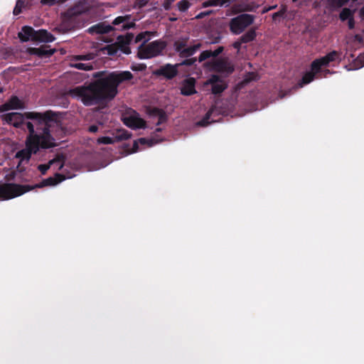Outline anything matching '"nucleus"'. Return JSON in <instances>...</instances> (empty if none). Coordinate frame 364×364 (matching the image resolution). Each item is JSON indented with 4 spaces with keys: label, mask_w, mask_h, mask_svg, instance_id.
Segmentation results:
<instances>
[{
    "label": "nucleus",
    "mask_w": 364,
    "mask_h": 364,
    "mask_svg": "<svg viewBox=\"0 0 364 364\" xmlns=\"http://www.w3.org/2000/svg\"><path fill=\"white\" fill-rule=\"evenodd\" d=\"M257 36L255 28H250L245 33L240 37V41L243 43H247L253 41Z\"/></svg>",
    "instance_id": "obj_29"
},
{
    "label": "nucleus",
    "mask_w": 364,
    "mask_h": 364,
    "mask_svg": "<svg viewBox=\"0 0 364 364\" xmlns=\"http://www.w3.org/2000/svg\"><path fill=\"white\" fill-rule=\"evenodd\" d=\"M208 84L211 85V90L214 95L222 93L228 87L225 82L217 75H212L208 80Z\"/></svg>",
    "instance_id": "obj_12"
},
{
    "label": "nucleus",
    "mask_w": 364,
    "mask_h": 364,
    "mask_svg": "<svg viewBox=\"0 0 364 364\" xmlns=\"http://www.w3.org/2000/svg\"><path fill=\"white\" fill-rule=\"evenodd\" d=\"M176 0H164V3H163V6L165 10L166 11H168L171 9V5Z\"/></svg>",
    "instance_id": "obj_45"
},
{
    "label": "nucleus",
    "mask_w": 364,
    "mask_h": 364,
    "mask_svg": "<svg viewBox=\"0 0 364 364\" xmlns=\"http://www.w3.org/2000/svg\"><path fill=\"white\" fill-rule=\"evenodd\" d=\"M114 30L112 26L107 24L106 22H100L90 27L87 31L90 34H105Z\"/></svg>",
    "instance_id": "obj_16"
},
{
    "label": "nucleus",
    "mask_w": 364,
    "mask_h": 364,
    "mask_svg": "<svg viewBox=\"0 0 364 364\" xmlns=\"http://www.w3.org/2000/svg\"><path fill=\"white\" fill-rule=\"evenodd\" d=\"M224 50V48L223 46H219L217 49L212 51V54L213 58H215L218 56Z\"/></svg>",
    "instance_id": "obj_48"
},
{
    "label": "nucleus",
    "mask_w": 364,
    "mask_h": 364,
    "mask_svg": "<svg viewBox=\"0 0 364 364\" xmlns=\"http://www.w3.org/2000/svg\"><path fill=\"white\" fill-rule=\"evenodd\" d=\"M353 13H354V11L350 10V9L344 8L341 11V13L339 14V18H340L341 21H345L348 20L350 18L353 17Z\"/></svg>",
    "instance_id": "obj_32"
},
{
    "label": "nucleus",
    "mask_w": 364,
    "mask_h": 364,
    "mask_svg": "<svg viewBox=\"0 0 364 364\" xmlns=\"http://www.w3.org/2000/svg\"><path fill=\"white\" fill-rule=\"evenodd\" d=\"M233 0H208L202 3L203 8H207L210 6H229Z\"/></svg>",
    "instance_id": "obj_25"
},
{
    "label": "nucleus",
    "mask_w": 364,
    "mask_h": 364,
    "mask_svg": "<svg viewBox=\"0 0 364 364\" xmlns=\"http://www.w3.org/2000/svg\"><path fill=\"white\" fill-rule=\"evenodd\" d=\"M15 177H16V172L11 171V173L6 174L4 178L6 181H11L14 180Z\"/></svg>",
    "instance_id": "obj_49"
},
{
    "label": "nucleus",
    "mask_w": 364,
    "mask_h": 364,
    "mask_svg": "<svg viewBox=\"0 0 364 364\" xmlns=\"http://www.w3.org/2000/svg\"><path fill=\"white\" fill-rule=\"evenodd\" d=\"M359 14L360 18L364 20V6L362 7L359 11Z\"/></svg>",
    "instance_id": "obj_57"
},
{
    "label": "nucleus",
    "mask_w": 364,
    "mask_h": 364,
    "mask_svg": "<svg viewBox=\"0 0 364 364\" xmlns=\"http://www.w3.org/2000/svg\"><path fill=\"white\" fill-rule=\"evenodd\" d=\"M28 132L25 148L17 151L15 155V158L20 159L18 166L23 161H29L32 155L36 154L41 149H48L58 146L51 134V129L37 133L33 131L32 124H28Z\"/></svg>",
    "instance_id": "obj_3"
},
{
    "label": "nucleus",
    "mask_w": 364,
    "mask_h": 364,
    "mask_svg": "<svg viewBox=\"0 0 364 364\" xmlns=\"http://www.w3.org/2000/svg\"><path fill=\"white\" fill-rule=\"evenodd\" d=\"M202 44L198 43L193 46L186 47L181 52H180L179 56L183 58H187L193 55L200 48Z\"/></svg>",
    "instance_id": "obj_26"
},
{
    "label": "nucleus",
    "mask_w": 364,
    "mask_h": 364,
    "mask_svg": "<svg viewBox=\"0 0 364 364\" xmlns=\"http://www.w3.org/2000/svg\"><path fill=\"white\" fill-rule=\"evenodd\" d=\"M156 132H161V128H157V129H156Z\"/></svg>",
    "instance_id": "obj_60"
},
{
    "label": "nucleus",
    "mask_w": 364,
    "mask_h": 364,
    "mask_svg": "<svg viewBox=\"0 0 364 364\" xmlns=\"http://www.w3.org/2000/svg\"><path fill=\"white\" fill-rule=\"evenodd\" d=\"M131 134L126 129H118L114 137L101 136L97 139V143L102 144H112L114 142L128 139Z\"/></svg>",
    "instance_id": "obj_11"
},
{
    "label": "nucleus",
    "mask_w": 364,
    "mask_h": 364,
    "mask_svg": "<svg viewBox=\"0 0 364 364\" xmlns=\"http://www.w3.org/2000/svg\"><path fill=\"white\" fill-rule=\"evenodd\" d=\"M139 143L141 145L148 144L149 146H151L153 144L152 140H148L146 138H139L138 140L134 141L132 150H127V153L132 154L137 152L139 151Z\"/></svg>",
    "instance_id": "obj_30"
},
{
    "label": "nucleus",
    "mask_w": 364,
    "mask_h": 364,
    "mask_svg": "<svg viewBox=\"0 0 364 364\" xmlns=\"http://www.w3.org/2000/svg\"><path fill=\"white\" fill-rule=\"evenodd\" d=\"M1 119L9 124L16 128H22L26 125L31 124L34 132L48 130L58 122V114L52 110H47L44 112H26L23 114L18 112H11L3 114Z\"/></svg>",
    "instance_id": "obj_2"
},
{
    "label": "nucleus",
    "mask_w": 364,
    "mask_h": 364,
    "mask_svg": "<svg viewBox=\"0 0 364 364\" xmlns=\"http://www.w3.org/2000/svg\"><path fill=\"white\" fill-rule=\"evenodd\" d=\"M243 43L240 41V38H238L236 41H235L233 43H232V47L235 49L237 50V51L240 50V48H241V45Z\"/></svg>",
    "instance_id": "obj_50"
},
{
    "label": "nucleus",
    "mask_w": 364,
    "mask_h": 364,
    "mask_svg": "<svg viewBox=\"0 0 364 364\" xmlns=\"http://www.w3.org/2000/svg\"><path fill=\"white\" fill-rule=\"evenodd\" d=\"M130 19L129 15H126L124 16H118L112 22V24L114 26H118L122 24L121 30H128L131 28L135 26V23L133 22H128Z\"/></svg>",
    "instance_id": "obj_21"
},
{
    "label": "nucleus",
    "mask_w": 364,
    "mask_h": 364,
    "mask_svg": "<svg viewBox=\"0 0 364 364\" xmlns=\"http://www.w3.org/2000/svg\"><path fill=\"white\" fill-rule=\"evenodd\" d=\"M197 61L196 58H186L183 60L181 63H179L180 65H186V66H191L194 65Z\"/></svg>",
    "instance_id": "obj_41"
},
{
    "label": "nucleus",
    "mask_w": 364,
    "mask_h": 364,
    "mask_svg": "<svg viewBox=\"0 0 364 364\" xmlns=\"http://www.w3.org/2000/svg\"><path fill=\"white\" fill-rule=\"evenodd\" d=\"M134 35L132 33H127L126 36H119L116 44L119 50H121L124 54L131 53V49L129 45L133 40Z\"/></svg>",
    "instance_id": "obj_13"
},
{
    "label": "nucleus",
    "mask_w": 364,
    "mask_h": 364,
    "mask_svg": "<svg viewBox=\"0 0 364 364\" xmlns=\"http://www.w3.org/2000/svg\"><path fill=\"white\" fill-rule=\"evenodd\" d=\"M287 9L286 6H282L279 11L275 12L272 14V20L274 21H277L279 18H283L287 12Z\"/></svg>",
    "instance_id": "obj_35"
},
{
    "label": "nucleus",
    "mask_w": 364,
    "mask_h": 364,
    "mask_svg": "<svg viewBox=\"0 0 364 364\" xmlns=\"http://www.w3.org/2000/svg\"><path fill=\"white\" fill-rule=\"evenodd\" d=\"M334 72L328 69L324 70L322 73L317 76L318 78L327 77L328 75L333 74Z\"/></svg>",
    "instance_id": "obj_47"
},
{
    "label": "nucleus",
    "mask_w": 364,
    "mask_h": 364,
    "mask_svg": "<svg viewBox=\"0 0 364 364\" xmlns=\"http://www.w3.org/2000/svg\"><path fill=\"white\" fill-rule=\"evenodd\" d=\"M91 5L89 0H80L63 14V23L59 30L67 32L74 28L73 23L81 15L90 11Z\"/></svg>",
    "instance_id": "obj_4"
},
{
    "label": "nucleus",
    "mask_w": 364,
    "mask_h": 364,
    "mask_svg": "<svg viewBox=\"0 0 364 364\" xmlns=\"http://www.w3.org/2000/svg\"><path fill=\"white\" fill-rule=\"evenodd\" d=\"M149 40V38H147V39L144 41L139 46L137 57L139 59H150L157 57L161 55L167 47V42L161 39L156 40L146 44Z\"/></svg>",
    "instance_id": "obj_5"
},
{
    "label": "nucleus",
    "mask_w": 364,
    "mask_h": 364,
    "mask_svg": "<svg viewBox=\"0 0 364 364\" xmlns=\"http://www.w3.org/2000/svg\"><path fill=\"white\" fill-rule=\"evenodd\" d=\"M258 5H256L255 3L242 4L234 6L232 7V12L235 14L242 12H254L256 11Z\"/></svg>",
    "instance_id": "obj_22"
},
{
    "label": "nucleus",
    "mask_w": 364,
    "mask_h": 364,
    "mask_svg": "<svg viewBox=\"0 0 364 364\" xmlns=\"http://www.w3.org/2000/svg\"><path fill=\"white\" fill-rule=\"evenodd\" d=\"M77 59H78V60H82V59H85V58H84V56H82V55H78V56L77 57Z\"/></svg>",
    "instance_id": "obj_58"
},
{
    "label": "nucleus",
    "mask_w": 364,
    "mask_h": 364,
    "mask_svg": "<svg viewBox=\"0 0 364 364\" xmlns=\"http://www.w3.org/2000/svg\"><path fill=\"white\" fill-rule=\"evenodd\" d=\"M48 46H42L39 48H28V53L30 55H37L40 58L50 57L55 53V49H48Z\"/></svg>",
    "instance_id": "obj_19"
},
{
    "label": "nucleus",
    "mask_w": 364,
    "mask_h": 364,
    "mask_svg": "<svg viewBox=\"0 0 364 364\" xmlns=\"http://www.w3.org/2000/svg\"><path fill=\"white\" fill-rule=\"evenodd\" d=\"M150 0H136L134 3V7L138 9H142L149 3Z\"/></svg>",
    "instance_id": "obj_42"
},
{
    "label": "nucleus",
    "mask_w": 364,
    "mask_h": 364,
    "mask_svg": "<svg viewBox=\"0 0 364 364\" xmlns=\"http://www.w3.org/2000/svg\"><path fill=\"white\" fill-rule=\"evenodd\" d=\"M103 72L93 74L96 80L87 85L77 86L71 93L80 99L85 106H106L118 94L119 85L133 78L129 71L112 72L103 76Z\"/></svg>",
    "instance_id": "obj_1"
},
{
    "label": "nucleus",
    "mask_w": 364,
    "mask_h": 364,
    "mask_svg": "<svg viewBox=\"0 0 364 364\" xmlns=\"http://www.w3.org/2000/svg\"><path fill=\"white\" fill-rule=\"evenodd\" d=\"M276 8H277V5H274V6H269L268 8H264V9H263L262 13H263V14H264V13H266V12H267V11H270V10H273V9H276Z\"/></svg>",
    "instance_id": "obj_56"
},
{
    "label": "nucleus",
    "mask_w": 364,
    "mask_h": 364,
    "mask_svg": "<svg viewBox=\"0 0 364 364\" xmlns=\"http://www.w3.org/2000/svg\"><path fill=\"white\" fill-rule=\"evenodd\" d=\"M255 20V16L249 14H241L231 18L229 22L230 32L235 35L242 33Z\"/></svg>",
    "instance_id": "obj_7"
},
{
    "label": "nucleus",
    "mask_w": 364,
    "mask_h": 364,
    "mask_svg": "<svg viewBox=\"0 0 364 364\" xmlns=\"http://www.w3.org/2000/svg\"><path fill=\"white\" fill-rule=\"evenodd\" d=\"M155 34H156V32H152V31L141 32L139 34H137V36H136L135 42L138 43V42L141 41L142 40L145 41L146 39H147L146 36L150 38L151 36H155Z\"/></svg>",
    "instance_id": "obj_34"
},
{
    "label": "nucleus",
    "mask_w": 364,
    "mask_h": 364,
    "mask_svg": "<svg viewBox=\"0 0 364 364\" xmlns=\"http://www.w3.org/2000/svg\"><path fill=\"white\" fill-rule=\"evenodd\" d=\"M211 107H215L217 109V110L215 111L214 114L211 116V117H213L212 122H215L218 121V119L217 117H219L220 115H223L225 112L223 110L221 107L217 106L216 105H213Z\"/></svg>",
    "instance_id": "obj_37"
},
{
    "label": "nucleus",
    "mask_w": 364,
    "mask_h": 364,
    "mask_svg": "<svg viewBox=\"0 0 364 364\" xmlns=\"http://www.w3.org/2000/svg\"><path fill=\"white\" fill-rule=\"evenodd\" d=\"M64 163L65 157L63 155H57L53 159L50 160L48 164L38 165V169L41 174L45 175L48 170L53 166L54 164H58V170H61L64 166Z\"/></svg>",
    "instance_id": "obj_14"
},
{
    "label": "nucleus",
    "mask_w": 364,
    "mask_h": 364,
    "mask_svg": "<svg viewBox=\"0 0 364 364\" xmlns=\"http://www.w3.org/2000/svg\"><path fill=\"white\" fill-rule=\"evenodd\" d=\"M179 64L172 65L167 63L164 65L160 66L158 69L153 72V74L158 77H164L166 80L173 79L178 73V68Z\"/></svg>",
    "instance_id": "obj_9"
},
{
    "label": "nucleus",
    "mask_w": 364,
    "mask_h": 364,
    "mask_svg": "<svg viewBox=\"0 0 364 364\" xmlns=\"http://www.w3.org/2000/svg\"><path fill=\"white\" fill-rule=\"evenodd\" d=\"M188 41V37L181 38L173 43V48L176 53L180 54V52L183 50L187 46Z\"/></svg>",
    "instance_id": "obj_31"
},
{
    "label": "nucleus",
    "mask_w": 364,
    "mask_h": 364,
    "mask_svg": "<svg viewBox=\"0 0 364 364\" xmlns=\"http://www.w3.org/2000/svg\"><path fill=\"white\" fill-rule=\"evenodd\" d=\"M23 108V103L17 96H12L6 103L2 105L1 111L17 109Z\"/></svg>",
    "instance_id": "obj_20"
},
{
    "label": "nucleus",
    "mask_w": 364,
    "mask_h": 364,
    "mask_svg": "<svg viewBox=\"0 0 364 364\" xmlns=\"http://www.w3.org/2000/svg\"><path fill=\"white\" fill-rule=\"evenodd\" d=\"M213 11H202L200 13H199L196 16V18L197 19H201L208 15H210V14H212Z\"/></svg>",
    "instance_id": "obj_46"
},
{
    "label": "nucleus",
    "mask_w": 364,
    "mask_h": 364,
    "mask_svg": "<svg viewBox=\"0 0 364 364\" xmlns=\"http://www.w3.org/2000/svg\"><path fill=\"white\" fill-rule=\"evenodd\" d=\"M33 189L29 185H20L13 183L0 184V200H6L20 196Z\"/></svg>",
    "instance_id": "obj_6"
},
{
    "label": "nucleus",
    "mask_w": 364,
    "mask_h": 364,
    "mask_svg": "<svg viewBox=\"0 0 364 364\" xmlns=\"http://www.w3.org/2000/svg\"><path fill=\"white\" fill-rule=\"evenodd\" d=\"M355 63L358 65L359 68H362L364 66V54L360 55L355 60Z\"/></svg>",
    "instance_id": "obj_44"
},
{
    "label": "nucleus",
    "mask_w": 364,
    "mask_h": 364,
    "mask_svg": "<svg viewBox=\"0 0 364 364\" xmlns=\"http://www.w3.org/2000/svg\"><path fill=\"white\" fill-rule=\"evenodd\" d=\"M298 0H292L293 2H296Z\"/></svg>",
    "instance_id": "obj_61"
},
{
    "label": "nucleus",
    "mask_w": 364,
    "mask_h": 364,
    "mask_svg": "<svg viewBox=\"0 0 364 364\" xmlns=\"http://www.w3.org/2000/svg\"><path fill=\"white\" fill-rule=\"evenodd\" d=\"M73 67L82 70H92L93 66L90 63H77L73 65Z\"/></svg>",
    "instance_id": "obj_38"
},
{
    "label": "nucleus",
    "mask_w": 364,
    "mask_h": 364,
    "mask_svg": "<svg viewBox=\"0 0 364 364\" xmlns=\"http://www.w3.org/2000/svg\"><path fill=\"white\" fill-rule=\"evenodd\" d=\"M131 69L134 71H144L146 69V65L144 63H139L132 65Z\"/></svg>",
    "instance_id": "obj_43"
},
{
    "label": "nucleus",
    "mask_w": 364,
    "mask_h": 364,
    "mask_svg": "<svg viewBox=\"0 0 364 364\" xmlns=\"http://www.w3.org/2000/svg\"><path fill=\"white\" fill-rule=\"evenodd\" d=\"M153 112L154 114H156L159 117V121L156 123V125H159L161 123L166 121L167 117H166L165 112L163 109H161L159 108H155V109H154Z\"/></svg>",
    "instance_id": "obj_33"
},
{
    "label": "nucleus",
    "mask_w": 364,
    "mask_h": 364,
    "mask_svg": "<svg viewBox=\"0 0 364 364\" xmlns=\"http://www.w3.org/2000/svg\"><path fill=\"white\" fill-rule=\"evenodd\" d=\"M348 26L349 29H353L355 27V21L354 18L352 17L350 19L348 20Z\"/></svg>",
    "instance_id": "obj_51"
},
{
    "label": "nucleus",
    "mask_w": 364,
    "mask_h": 364,
    "mask_svg": "<svg viewBox=\"0 0 364 364\" xmlns=\"http://www.w3.org/2000/svg\"><path fill=\"white\" fill-rule=\"evenodd\" d=\"M106 49L108 55H116L119 50V48H117L116 43L107 46Z\"/></svg>",
    "instance_id": "obj_40"
},
{
    "label": "nucleus",
    "mask_w": 364,
    "mask_h": 364,
    "mask_svg": "<svg viewBox=\"0 0 364 364\" xmlns=\"http://www.w3.org/2000/svg\"><path fill=\"white\" fill-rule=\"evenodd\" d=\"M196 92V80L193 77L186 79L182 84L181 93L184 96H191Z\"/></svg>",
    "instance_id": "obj_17"
},
{
    "label": "nucleus",
    "mask_w": 364,
    "mask_h": 364,
    "mask_svg": "<svg viewBox=\"0 0 364 364\" xmlns=\"http://www.w3.org/2000/svg\"><path fill=\"white\" fill-rule=\"evenodd\" d=\"M320 72H316L315 70H311L306 72L302 77L301 80L299 82V85L300 87H303L304 85L309 84L312 82L316 75H318Z\"/></svg>",
    "instance_id": "obj_27"
},
{
    "label": "nucleus",
    "mask_w": 364,
    "mask_h": 364,
    "mask_svg": "<svg viewBox=\"0 0 364 364\" xmlns=\"http://www.w3.org/2000/svg\"><path fill=\"white\" fill-rule=\"evenodd\" d=\"M97 130H98V125H96V124H92V125L90 126L88 128V131L92 133H95L97 132Z\"/></svg>",
    "instance_id": "obj_53"
},
{
    "label": "nucleus",
    "mask_w": 364,
    "mask_h": 364,
    "mask_svg": "<svg viewBox=\"0 0 364 364\" xmlns=\"http://www.w3.org/2000/svg\"><path fill=\"white\" fill-rule=\"evenodd\" d=\"M65 179V177L61 174L56 173L54 177H48L46 179H43L41 183L36 184L35 186H31L33 187V189L36 188H43L45 186H55L59 183L62 182Z\"/></svg>",
    "instance_id": "obj_15"
},
{
    "label": "nucleus",
    "mask_w": 364,
    "mask_h": 364,
    "mask_svg": "<svg viewBox=\"0 0 364 364\" xmlns=\"http://www.w3.org/2000/svg\"><path fill=\"white\" fill-rule=\"evenodd\" d=\"M18 4H19V1H17V3H16V7H15V8H14V15H18V14H20V13H21V9H18Z\"/></svg>",
    "instance_id": "obj_55"
},
{
    "label": "nucleus",
    "mask_w": 364,
    "mask_h": 364,
    "mask_svg": "<svg viewBox=\"0 0 364 364\" xmlns=\"http://www.w3.org/2000/svg\"><path fill=\"white\" fill-rule=\"evenodd\" d=\"M0 165H1V164L0 163Z\"/></svg>",
    "instance_id": "obj_62"
},
{
    "label": "nucleus",
    "mask_w": 364,
    "mask_h": 364,
    "mask_svg": "<svg viewBox=\"0 0 364 364\" xmlns=\"http://www.w3.org/2000/svg\"><path fill=\"white\" fill-rule=\"evenodd\" d=\"M212 67L215 71L226 75H230L235 70L234 65L228 58H218L215 60Z\"/></svg>",
    "instance_id": "obj_10"
},
{
    "label": "nucleus",
    "mask_w": 364,
    "mask_h": 364,
    "mask_svg": "<svg viewBox=\"0 0 364 364\" xmlns=\"http://www.w3.org/2000/svg\"><path fill=\"white\" fill-rule=\"evenodd\" d=\"M55 38L45 29L36 31V41L44 43H51L55 41Z\"/></svg>",
    "instance_id": "obj_23"
},
{
    "label": "nucleus",
    "mask_w": 364,
    "mask_h": 364,
    "mask_svg": "<svg viewBox=\"0 0 364 364\" xmlns=\"http://www.w3.org/2000/svg\"><path fill=\"white\" fill-rule=\"evenodd\" d=\"M212 56H213L212 50H204L200 54L198 60L199 63H201V62L211 58Z\"/></svg>",
    "instance_id": "obj_39"
},
{
    "label": "nucleus",
    "mask_w": 364,
    "mask_h": 364,
    "mask_svg": "<svg viewBox=\"0 0 364 364\" xmlns=\"http://www.w3.org/2000/svg\"><path fill=\"white\" fill-rule=\"evenodd\" d=\"M341 53L333 50L327 53L325 56L314 60L311 65V69L316 72H321V67L327 66L330 63L335 61L340 58Z\"/></svg>",
    "instance_id": "obj_8"
},
{
    "label": "nucleus",
    "mask_w": 364,
    "mask_h": 364,
    "mask_svg": "<svg viewBox=\"0 0 364 364\" xmlns=\"http://www.w3.org/2000/svg\"><path fill=\"white\" fill-rule=\"evenodd\" d=\"M53 166H55L57 168V169L58 170V167H59V164H54Z\"/></svg>",
    "instance_id": "obj_59"
},
{
    "label": "nucleus",
    "mask_w": 364,
    "mask_h": 364,
    "mask_svg": "<svg viewBox=\"0 0 364 364\" xmlns=\"http://www.w3.org/2000/svg\"><path fill=\"white\" fill-rule=\"evenodd\" d=\"M216 110H217L216 108L210 107V109L205 114V115L203 117V119H200V121L197 122L196 125L199 126V127H206L208 124H210V119L211 118V116L214 114V112ZM211 122H213L211 121Z\"/></svg>",
    "instance_id": "obj_28"
},
{
    "label": "nucleus",
    "mask_w": 364,
    "mask_h": 364,
    "mask_svg": "<svg viewBox=\"0 0 364 364\" xmlns=\"http://www.w3.org/2000/svg\"><path fill=\"white\" fill-rule=\"evenodd\" d=\"M124 123L132 129H140L145 126V121L144 119L133 117L125 118Z\"/></svg>",
    "instance_id": "obj_24"
},
{
    "label": "nucleus",
    "mask_w": 364,
    "mask_h": 364,
    "mask_svg": "<svg viewBox=\"0 0 364 364\" xmlns=\"http://www.w3.org/2000/svg\"><path fill=\"white\" fill-rule=\"evenodd\" d=\"M177 6L180 11L185 12L190 8L191 4L188 0H181L178 2Z\"/></svg>",
    "instance_id": "obj_36"
},
{
    "label": "nucleus",
    "mask_w": 364,
    "mask_h": 364,
    "mask_svg": "<svg viewBox=\"0 0 364 364\" xmlns=\"http://www.w3.org/2000/svg\"><path fill=\"white\" fill-rule=\"evenodd\" d=\"M18 38L22 42L28 41H36V31L31 26H24L21 28V31L18 33Z\"/></svg>",
    "instance_id": "obj_18"
},
{
    "label": "nucleus",
    "mask_w": 364,
    "mask_h": 364,
    "mask_svg": "<svg viewBox=\"0 0 364 364\" xmlns=\"http://www.w3.org/2000/svg\"><path fill=\"white\" fill-rule=\"evenodd\" d=\"M354 38L356 41L358 43H363V36L360 34H355L354 36Z\"/></svg>",
    "instance_id": "obj_54"
},
{
    "label": "nucleus",
    "mask_w": 364,
    "mask_h": 364,
    "mask_svg": "<svg viewBox=\"0 0 364 364\" xmlns=\"http://www.w3.org/2000/svg\"><path fill=\"white\" fill-rule=\"evenodd\" d=\"M41 3L43 5L52 6L55 4V0H41Z\"/></svg>",
    "instance_id": "obj_52"
}]
</instances>
